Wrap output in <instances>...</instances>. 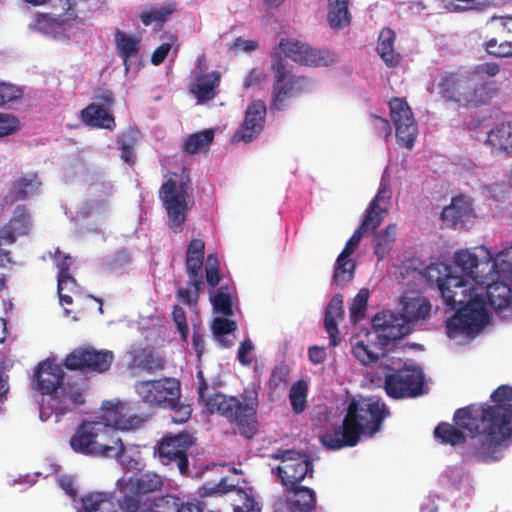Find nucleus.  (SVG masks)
I'll use <instances>...</instances> for the list:
<instances>
[{"mask_svg":"<svg viewBox=\"0 0 512 512\" xmlns=\"http://www.w3.org/2000/svg\"><path fill=\"white\" fill-rule=\"evenodd\" d=\"M437 87L441 99L460 107L487 105L499 90L495 80L479 78L475 82L472 73L461 70L443 72Z\"/></svg>","mask_w":512,"mask_h":512,"instance_id":"39448f33","label":"nucleus"},{"mask_svg":"<svg viewBox=\"0 0 512 512\" xmlns=\"http://www.w3.org/2000/svg\"><path fill=\"white\" fill-rule=\"evenodd\" d=\"M54 260L59 269L58 275L69 274V270L72 264L70 255L62 253L60 249L57 248L54 254Z\"/></svg>","mask_w":512,"mask_h":512,"instance_id":"338daca9","label":"nucleus"},{"mask_svg":"<svg viewBox=\"0 0 512 512\" xmlns=\"http://www.w3.org/2000/svg\"><path fill=\"white\" fill-rule=\"evenodd\" d=\"M498 153H512V121L503 122L488 132L485 142Z\"/></svg>","mask_w":512,"mask_h":512,"instance_id":"c85d7f7f","label":"nucleus"},{"mask_svg":"<svg viewBox=\"0 0 512 512\" xmlns=\"http://www.w3.org/2000/svg\"><path fill=\"white\" fill-rule=\"evenodd\" d=\"M221 75L218 71L206 72L203 68L197 71L195 79L189 85V91L195 95L199 103L213 100L217 95Z\"/></svg>","mask_w":512,"mask_h":512,"instance_id":"4be33fe9","label":"nucleus"},{"mask_svg":"<svg viewBox=\"0 0 512 512\" xmlns=\"http://www.w3.org/2000/svg\"><path fill=\"white\" fill-rule=\"evenodd\" d=\"M190 192L191 179L185 167L179 179L169 178L159 189V197L167 213L168 226L175 234L184 230L186 212L190 209L188 204Z\"/></svg>","mask_w":512,"mask_h":512,"instance_id":"0eeeda50","label":"nucleus"},{"mask_svg":"<svg viewBox=\"0 0 512 512\" xmlns=\"http://www.w3.org/2000/svg\"><path fill=\"white\" fill-rule=\"evenodd\" d=\"M387 211V207H377L375 203H370L359 228L363 231L375 230L383 221L382 214L387 213Z\"/></svg>","mask_w":512,"mask_h":512,"instance_id":"3c124183","label":"nucleus"},{"mask_svg":"<svg viewBox=\"0 0 512 512\" xmlns=\"http://www.w3.org/2000/svg\"><path fill=\"white\" fill-rule=\"evenodd\" d=\"M228 492H235L237 497L232 503L234 512H252L254 510L256 505L254 498L241 488H236L234 485H227L225 479H222L217 484L206 483L199 488L198 493L200 497H222Z\"/></svg>","mask_w":512,"mask_h":512,"instance_id":"aec40b11","label":"nucleus"},{"mask_svg":"<svg viewBox=\"0 0 512 512\" xmlns=\"http://www.w3.org/2000/svg\"><path fill=\"white\" fill-rule=\"evenodd\" d=\"M115 43L118 54L123 59L126 70H128L129 60L131 58H136L139 54L140 39L121 30H117L115 33Z\"/></svg>","mask_w":512,"mask_h":512,"instance_id":"c9c22d12","label":"nucleus"},{"mask_svg":"<svg viewBox=\"0 0 512 512\" xmlns=\"http://www.w3.org/2000/svg\"><path fill=\"white\" fill-rule=\"evenodd\" d=\"M140 132L135 129H128L122 132L117 138L118 148L121 151V159L129 166L136 163L135 149L140 140Z\"/></svg>","mask_w":512,"mask_h":512,"instance_id":"f704fd0d","label":"nucleus"},{"mask_svg":"<svg viewBox=\"0 0 512 512\" xmlns=\"http://www.w3.org/2000/svg\"><path fill=\"white\" fill-rule=\"evenodd\" d=\"M135 391L144 403L170 409L177 406L181 395L180 382L175 378L138 381Z\"/></svg>","mask_w":512,"mask_h":512,"instance_id":"1a4fd4ad","label":"nucleus"},{"mask_svg":"<svg viewBox=\"0 0 512 512\" xmlns=\"http://www.w3.org/2000/svg\"><path fill=\"white\" fill-rule=\"evenodd\" d=\"M424 374L419 367L389 368L385 374L384 389L393 399L414 398L423 394Z\"/></svg>","mask_w":512,"mask_h":512,"instance_id":"6e6552de","label":"nucleus"},{"mask_svg":"<svg viewBox=\"0 0 512 512\" xmlns=\"http://www.w3.org/2000/svg\"><path fill=\"white\" fill-rule=\"evenodd\" d=\"M389 108L398 144L411 150L418 135V126L410 106L406 100L394 97L389 101Z\"/></svg>","mask_w":512,"mask_h":512,"instance_id":"4468645a","label":"nucleus"},{"mask_svg":"<svg viewBox=\"0 0 512 512\" xmlns=\"http://www.w3.org/2000/svg\"><path fill=\"white\" fill-rule=\"evenodd\" d=\"M496 261L502 266V270L512 274V246L500 251Z\"/></svg>","mask_w":512,"mask_h":512,"instance_id":"774afa93","label":"nucleus"},{"mask_svg":"<svg viewBox=\"0 0 512 512\" xmlns=\"http://www.w3.org/2000/svg\"><path fill=\"white\" fill-rule=\"evenodd\" d=\"M214 140V131L207 129L188 135L182 144L184 152L194 155L206 151Z\"/></svg>","mask_w":512,"mask_h":512,"instance_id":"a19ab883","label":"nucleus"},{"mask_svg":"<svg viewBox=\"0 0 512 512\" xmlns=\"http://www.w3.org/2000/svg\"><path fill=\"white\" fill-rule=\"evenodd\" d=\"M327 22L331 29L342 30L348 27L352 20L349 11V0H327Z\"/></svg>","mask_w":512,"mask_h":512,"instance_id":"2f4dec72","label":"nucleus"},{"mask_svg":"<svg viewBox=\"0 0 512 512\" xmlns=\"http://www.w3.org/2000/svg\"><path fill=\"white\" fill-rule=\"evenodd\" d=\"M396 34L391 28H384L379 34L377 52L388 67H398L401 56L395 51Z\"/></svg>","mask_w":512,"mask_h":512,"instance_id":"7c9ffc66","label":"nucleus"},{"mask_svg":"<svg viewBox=\"0 0 512 512\" xmlns=\"http://www.w3.org/2000/svg\"><path fill=\"white\" fill-rule=\"evenodd\" d=\"M363 230L361 228H357L352 236L346 242L344 249L341 251V255L350 256L354 253V251L358 248L360 241L363 237Z\"/></svg>","mask_w":512,"mask_h":512,"instance_id":"0e129e2a","label":"nucleus"},{"mask_svg":"<svg viewBox=\"0 0 512 512\" xmlns=\"http://www.w3.org/2000/svg\"><path fill=\"white\" fill-rule=\"evenodd\" d=\"M167 38L170 40V42H166V43H163L161 44L159 47H157L152 56H151V62L154 64V65H160L161 63L164 62V60L166 59L169 51L171 50V47H172V44L174 42H176L177 40V37L175 35H168Z\"/></svg>","mask_w":512,"mask_h":512,"instance_id":"bf43d9fd","label":"nucleus"},{"mask_svg":"<svg viewBox=\"0 0 512 512\" xmlns=\"http://www.w3.org/2000/svg\"><path fill=\"white\" fill-rule=\"evenodd\" d=\"M84 403L83 387L77 384L63 383L50 395L48 405H41L39 417L42 421H47L54 414L56 422H59L62 416L73 412Z\"/></svg>","mask_w":512,"mask_h":512,"instance_id":"f8f14e48","label":"nucleus"},{"mask_svg":"<svg viewBox=\"0 0 512 512\" xmlns=\"http://www.w3.org/2000/svg\"><path fill=\"white\" fill-rule=\"evenodd\" d=\"M179 498L174 495H165L155 502L152 512H178Z\"/></svg>","mask_w":512,"mask_h":512,"instance_id":"4d7b16f0","label":"nucleus"},{"mask_svg":"<svg viewBox=\"0 0 512 512\" xmlns=\"http://www.w3.org/2000/svg\"><path fill=\"white\" fill-rule=\"evenodd\" d=\"M370 292L367 288L359 290L349 306L350 319L353 323L362 321L365 317Z\"/></svg>","mask_w":512,"mask_h":512,"instance_id":"09e8293b","label":"nucleus"},{"mask_svg":"<svg viewBox=\"0 0 512 512\" xmlns=\"http://www.w3.org/2000/svg\"><path fill=\"white\" fill-rule=\"evenodd\" d=\"M174 12L175 7L172 5L151 8L141 13L140 20L145 26L155 24V30L159 31Z\"/></svg>","mask_w":512,"mask_h":512,"instance_id":"c03bdc74","label":"nucleus"},{"mask_svg":"<svg viewBox=\"0 0 512 512\" xmlns=\"http://www.w3.org/2000/svg\"><path fill=\"white\" fill-rule=\"evenodd\" d=\"M81 118L90 127L113 130L116 126L114 116L101 105L94 103L89 104L81 111Z\"/></svg>","mask_w":512,"mask_h":512,"instance_id":"c756f323","label":"nucleus"},{"mask_svg":"<svg viewBox=\"0 0 512 512\" xmlns=\"http://www.w3.org/2000/svg\"><path fill=\"white\" fill-rule=\"evenodd\" d=\"M212 329L215 336L221 338L233 333L237 329V324L226 317H218L214 319Z\"/></svg>","mask_w":512,"mask_h":512,"instance_id":"6e6d98bb","label":"nucleus"},{"mask_svg":"<svg viewBox=\"0 0 512 512\" xmlns=\"http://www.w3.org/2000/svg\"><path fill=\"white\" fill-rule=\"evenodd\" d=\"M488 26L492 30L494 37L498 38V43L502 39H508L512 36V16H492L488 22Z\"/></svg>","mask_w":512,"mask_h":512,"instance_id":"8fccbe9b","label":"nucleus"},{"mask_svg":"<svg viewBox=\"0 0 512 512\" xmlns=\"http://www.w3.org/2000/svg\"><path fill=\"white\" fill-rule=\"evenodd\" d=\"M213 309L226 317L233 315V302L228 285H221L215 294L210 295Z\"/></svg>","mask_w":512,"mask_h":512,"instance_id":"a18cd8bd","label":"nucleus"},{"mask_svg":"<svg viewBox=\"0 0 512 512\" xmlns=\"http://www.w3.org/2000/svg\"><path fill=\"white\" fill-rule=\"evenodd\" d=\"M356 263L348 256L338 255L333 272L332 282L337 287H344L354 278Z\"/></svg>","mask_w":512,"mask_h":512,"instance_id":"79ce46f5","label":"nucleus"},{"mask_svg":"<svg viewBox=\"0 0 512 512\" xmlns=\"http://www.w3.org/2000/svg\"><path fill=\"white\" fill-rule=\"evenodd\" d=\"M81 506L78 512H104L106 504L110 503V497L103 492H90L81 497Z\"/></svg>","mask_w":512,"mask_h":512,"instance_id":"49530a36","label":"nucleus"},{"mask_svg":"<svg viewBox=\"0 0 512 512\" xmlns=\"http://www.w3.org/2000/svg\"><path fill=\"white\" fill-rule=\"evenodd\" d=\"M172 319L177 325V329L181 334L183 341H187L189 327L186 320V313L182 307L175 305L172 310Z\"/></svg>","mask_w":512,"mask_h":512,"instance_id":"13d9d810","label":"nucleus"},{"mask_svg":"<svg viewBox=\"0 0 512 512\" xmlns=\"http://www.w3.org/2000/svg\"><path fill=\"white\" fill-rule=\"evenodd\" d=\"M275 53H278L281 58H283L282 54H285L287 58L306 66H326L331 61L328 51L314 49L298 40L288 38L280 40L278 46L273 49L271 57Z\"/></svg>","mask_w":512,"mask_h":512,"instance_id":"dca6fc26","label":"nucleus"},{"mask_svg":"<svg viewBox=\"0 0 512 512\" xmlns=\"http://www.w3.org/2000/svg\"><path fill=\"white\" fill-rule=\"evenodd\" d=\"M193 444V438L189 433H180L165 437L158 446V453L166 464L175 462L179 471L184 474L188 471L187 452Z\"/></svg>","mask_w":512,"mask_h":512,"instance_id":"a211bd4d","label":"nucleus"},{"mask_svg":"<svg viewBox=\"0 0 512 512\" xmlns=\"http://www.w3.org/2000/svg\"><path fill=\"white\" fill-rule=\"evenodd\" d=\"M218 261L216 256L209 254L207 257V266L205 268L206 282L211 288H215L221 280Z\"/></svg>","mask_w":512,"mask_h":512,"instance_id":"5fc2aeb1","label":"nucleus"},{"mask_svg":"<svg viewBox=\"0 0 512 512\" xmlns=\"http://www.w3.org/2000/svg\"><path fill=\"white\" fill-rule=\"evenodd\" d=\"M97 439H95V451L93 456L116 457L121 459L125 447L115 429L97 422Z\"/></svg>","mask_w":512,"mask_h":512,"instance_id":"412c9836","label":"nucleus"},{"mask_svg":"<svg viewBox=\"0 0 512 512\" xmlns=\"http://www.w3.org/2000/svg\"><path fill=\"white\" fill-rule=\"evenodd\" d=\"M402 304V317H397L394 314L393 317L399 319V323L404 324L408 328V333L410 332L408 323L425 320L429 317L432 309L429 299L423 296L404 297Z\"/></svg>","mask_w":512,"mask_h":512,"instance_id":"b1692460","label":"nucleus"},{"mask_svg":"<svg viewBox=\"0 0 512 512\" xmlns=\"http://www.w3.org/2000/svg\"><path fill=\"white\" fill-rule=\"evenodd\" d=\"M471 213L472 207L469 201L464 196H457L442 210L441 217L444 221L456 226L468 219Z\"/></svg>","mask_w":512,"mask_h":512,"instance_id":"473e14b6","label":"nucleus"},{"mask_svg":"<svg viewBox=\"0 0 512 512\" xmlns=\"http://www.w3.org/2000/svg\"><path fill=\"white\" fill-rule=\"evenodd\" d=\"M64 376L62 366L48 358L40 362L34 371L33 389L50 396L64 383Z\"/></svg>","mask_w":512,"mask_h":512,"instance_id":"6ab92c4d","label":"nucleus"},{"mask_svg":"<svg viewBox=\"0 0 512 512\" xmlns=\"http://www.w3.org/2000/svg\"><path fill=\"white\" fill-rule=\"evenodd\" d=\"M272 457L281 460V464L273 468L272 472L280 480L284 489L300 485L306 476L313 477V462L305 454L294 450H285Z\"/></svg>","mask_w":512,"mask_h":512,"instance_id":"9d476101","label":"nucleus"},{"mask_svg":"<svg viewBox=\"0 0 512 512\" xmlns=\"http://www.w3.org/2000/svg\"><path fill=\"white\" fill-rule=\"evenodd\" d=\"M482 293L485 291L490 306L502 317L512 314V289L503 282H493L486 287L481 286Z\"/></svg>","mask_w":512,"mask_h":512,"instance_id":"5701e85b","label":"nucleus"},{"mask_svg":"<svg viewBox=\"0 0 512 512\" xmlns=\"http://www.w3.org/2000/svg\"><path fill=\"white\" fill-rule=\"evenodd\" d=\"M308 385L304 380L295 382L289 392L292 410L295 414H301L306 409Z\"/></svg>","mask_w":512,"mask_h":512,"instance_id":"de8ad7c7","label":"nucleus"},{"mask_svg":"<svg viewBox=\"0 0 512 512\" xmlns=\"http://www.w3.org/2000/svg\"><path fill=\"white\" fill-rule=\"evenodd\" d=\"M455 425L448 422H440L434 429L435 439L444 445L457 446L464 444L467 438L462 429H466L458 426L456 423Z\"/></svg>","mask_w":512,"mask_h":512,"instance_id":"e433bc0d","label":"nucleus"},{"mask_svg":"<svg viewBox=\"0 0 512 512\" xmlns=\"http://www.w3.org/2000/svg\"><path fill=\"white\" fill-rule=\"evenodd\" d=\"M490 398L494 404H470L453 415L454 423L470 433L469 455L484 463L500 460L512 439V386H499Z\"/></svg>","mask_w":512,"mask_h":512,"instance_id":"f257e3e1","label":"nucleus"},{"mask_svg":"<svg viewBox=\"0 0 512 512\" xmlns=\"http://www.w3.org/2000/svg\"><path fill=\"white\" fill-rule=\"evenodd\" d=\"M271 70L274 75V84L270 108L283 111L287 107L291 93L301 89L308 80L302 76L291 75L285 59L278 53L272 56Z\"/></svg>","mask_w":512,"mask_h":512,"instance_id":"9b49d317","label":"nucleus"},{"mask_svg":"<svg viewBox=\"0 0 512 512\" xmlns=\"http://www.w3.org/2000/svg\"><path fill=\"white\" fill-rule=\"evenodd\" d=\"M390 199H391L390 187H389L388 183L384 179H382L380 182L379 190H378L376 196L374 197V199L370 203H375V206H377V207H382L381 203H384L385 204L384 207H387V204L389 203Z\"/></svg>","mask_w":512,"mask_h":512,"instance_id":"69168bd1","label":"nucleus"},{"mask_svg":"<svg viewBox=\"0 0 512 512\" xmlns=\"http://www.w3.org/2000/svg\"><path fill=\"white\" fill-rule=\"evenodd\" d=\"M114 354L109 350H96L92 347L76 348L64 359L63 365L71 371H91L103 373L109 370Z\"/></svg>","mask_w":512,"mask_h":512,"instance_id":"2eb2a0df","label":"nucleus"},{"mask_svg":"<svg viewBox=\"0 0 512 512\" xmlns=\"http://www.w3.org/2000/svg\"><path fill=\"white\" fill-rule=\"evenodd\" d=\"M267 114V107L263 100L252 101L245 112L243 123L239 126L231 138L233 144L250 143L263 131Z\"/></svg>","mask_w":512,"mask_h":512,"instance_id":"f3484780","label":"nucleus"},{"mask_svg":"<svg viewBox=\"0 0 512 512\" xmlns=\"http://www.w3.org/2000/svg\"><path fill=\"white\" fill-rule=\"evenodd\" d=\"M197 377L199 380L198 401L204 404L209 413H218L231 424H235L241 436L252 439L258 431L256 419L258 408L257 391L246 389L242 395L244 402H241L235 396H227L222 393H215L206 397L208 383L203 376V372L199 371Z\"/></svg>","mask_w":512,"mask_h":512,"instance_id":"20e7f679","label":"nucleus"},{"mask_svg":"<svg viewBox=\"0 0 512 512\" xmlns=\"http://www.w3.org/2000/svg\"><path fill=\"white\" fill-rule=\"evenodd\" d=\"M19 127L16 117L0 113V137L14 133Z\"/></svg>","mask_w":512,"mask_h":512,"instance_id":"052dcab7","label":"nucleus"},{"mask_svg":"<svg viewBox=\"0 0 512 512\" xmlns=\"http://www.w3.org/2000/svg\"><path fill=\"white\" fill-rule=\"evenodd\" d=\"M136 404L119 399L105 400L100 407L101 422L115 430L130 431L139 428L146 418L136 414Z\"/></svg>","mask_w":512,"mask_h":512,"instance_id":"ddd939ff","label":"nucleus"},{"mask_svg":"<svg viewBox=\"0 0 512 512\" xmlns=\"http://www.w3.org/2000/svg\"><path fill=\"white\" fill-rule=\"evenodd\" d=\"M455 263L463 275H453L445 266L444 277L436 279L444 303L452 310L457 309L445 322L449 338L479 333L490 320L484 296L478 287L469 284V280L481 284L474 271L479 265L478 257L468 250H460L455 254Z\"/></svg>","mask_w":512,"mask_h":512,"instance_id":"f03ea898","label":"nucleus"},{"mask_svg":"<svg viewBox=\"0 0 512 512\" xmlns=\"http://www.w3.org/2000/svg\"><path fill=\"white\" fill-rule=\"evenodd\" d=\"M389 416V408L381 399L352 398L346 408L342 425L325 433L321 437L322 443L333 450L354 447L359 443L361 436L374 437Z\"/></svg>","mask_w":512,"mask_h":512,"instance_id":"7ed1b4c3","label":"nucleus"},{"mask_svg":"<svg viewBox=\"0 0 512 512\" xmlns=\"http://www.w3.org/2000/svg\"><path fill=\"white\" fill-rule=\"evenodd\" d=\"M187 287H180L176 290L175 296L178 301L182 304L193 306L196 305L199 299V295L204 291L203 276L199 275V278L193 274H188Z\"/></svg>","mask_w":512,"mask_h":512,"instance_id":"58836bf2","label":"nucleus"},{"mask_svg":"<svg viewBox=\"0 0 512 512\" xmlns=\"http://www.w3.org/2000/svg\"><path fill=\"white\" fill-rule=\"evenodd\" d=\"M127 484L133 491H137L140 495L153 493L161 489L163 485L160 475L154 472H144L129 479Z\"/></svg>","mask_w":512,"mask_h":512,"instance_id":"4c0bfd02","label":"nucleus"},{"mask_svg":"<svg viewBox=\"0 0 512 512\" xmlns=\"http://www.w3.org/2000/svg\"><path fill=\"white\" fill-rule=\"evenodd\" d=\"M375 332H371V340L356 341L352 346L354 357L363 365L377 363L386 355V346L390 341L403 338L408 334V328L399 323L391 312H379L373 318Z\"/></svg>","mask_w":512,"mask_h":512,"instance_id":"423d86ee","label":"nucleus"},{"mask_svg":"<svg viewBox=\"0 0 512 512\" xmlns=\"http://www.w3.org/2000/svg\"><path fill=\"white\" fill-rule=\"evenodd\" d=\"M10 222L12 226H16L18 233H27L30 226V215L25 206L19 205L15 208Z\"/></svg>","mask_w":512,"mask_h":512,"instance_id":"864d4df0","label":"nucleus"},{"mask_svg":"<svg viewBox=\"0 0 512 512\" xmlns=\"http://www.w3.org/2000/svg\"><path fill=\"white\" fill-rule=\"evenodd\" d=\"M372 126L379 137L386 138L392 132L390 122L386 118L380 116L372 115Z\"/></svg>","mask_w":512,"mask_h":512,"instance_id":"680f3d73","label":"nucleus"},{"mask_svg":"<svg viewBox=\"0 0 512 512\" xmlns=\"http://www.w3.org/2000/svg\"><path fill=\"white\" fill-rule=\"evenodd\" d=\"M343 296L341 294L334 295L327 305L324 318V327L329 335L330 345L336 347L340 344L339 329L337 319H343Z\"/></svg>","mask_w":512,"mask_h":512,"instance_id":"bb28decb","label":"nucleus"},{"mask_svg":"<svg viewBox=\"0 0 512 512\" xmlns=\"http://www.w3.org/2000/svg\"><path fill=\"white\" fill-rule=\"evenodd\" d=\"M500 72V66L495 62H485L482 64L477 65L474 68V71L472 73L473 77L479 76L481 78V75H487L489 77H494ZM482 79H484L482 77Z\"/></svg>","mask_w":512,"mask_h":512,"instance_id":"e2e57ef3","label":"nucleus"},{"mask_svg":"<svg viewBox=\"0 0 512 512\" xmlns=\"http://www.w3.org/2000/svg\"><path fill=\"white\" fill-rule=\"evenodd\" d=\"M97 422H83L70 439L71 448L78 453L93 456L97 439Z\"/></svg>","mask_w":512,"mask_h":512,"instance_id":"393cba45","label":"nucleus"},{"mask_svg":"<svg viewBox=\"0 0 512 512\" xmlns=\"http://www.w3.org/2000/svg\"><path fill=\"white\" fill-rule=\"evenodd\" d=\"M165 360L151 350L142 349L137 352L132 360L131 367L143 370L147 373H154L164 369Z\"/></svg>","mask_w":512,"mask_h":512,"instance_id":"ea45409f","label":"nucleus"},{"mask_svg":"<svg viewBox=\"0 0 512 512\" xmlns=\"http://www.w3.org/2000/svg\"><path fill=\"white\" fill-rule=\"evenodd\" d=\"M41 182L37 174L32 173L21 176L15 180L9 190L8 197L11 202L25 201L30 197L36 196L39 192Z\"/></svg>","mask_w":512,"mask_h":512,"instance_id":"cd10ccee","label":"nucleus"},{"mask_svg":"<svg viewBox=\"0 0 512 512\" xmlns=\"http://www.w3.org/2000/svg\"><path fill=\"white\" fill-rule=\"evenodd\" d=\"M396 239V225L390 224L381 232L374 235L373 250L379 260H383L391 251Z\"/></svg>","mask_w":512,"mask_h":512,"instance_id":"37998d69","label":"nucleus"},{"mask_svg":"<svg viewBox=\"0 0 512 512\" xmlns=\"http://www.w3.org/2000/svg\"><path fill=\"white\" fill-rule=\"evenodd\" d=\"M143 496L126 483L123 487V497L119 501V507L122 512H137L142 504Z\"/></svg>","mask_w":512,"mask_h":512,"instance_id":"603ef678","label":"nucleus"},{"mask_svg":"<svg viewBox=\"0 0 512 512\" xmlns=\"http://www.w3.org/2000/svg\"><path fill=\"white\" fill-rule=\"evenodd\" d=\"M205 255V244L201 239H192L187 247L186 272L199 278L203 276L202 268Z\"/></svg>","mask_w":512,"mask_h":512,"instance_id":"72a5a7b5","label":"nucleus"},{"mask_svg":"<svg viewBox=\"0 0 512 512\" xmlns=\"http://www.w3.org/2000/svg\"><path fill=\"white\" fill-rule=\"evenodd\" d=\"M291 512H312L316 508V494L313 489L296 485L284 489Z\"/></svg>","mask_w":512,"mask_h":512,"instance_id":"a878e982","label":"nucleus"}]
</instances>
